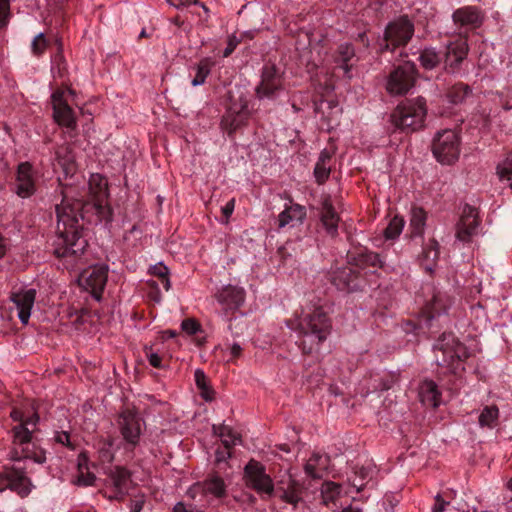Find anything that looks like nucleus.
<instances>
[{"label":"nucleus","instance_id":"nucleus-1","mask_svg":"<svg viewBox=\"0 0 512 512\" xmlns=\"http://www.w3.org/2000/svg\"><path fill=\"white\" fill-rule=\"evenodd\" d=\"M56 236L53 240V253L74 265L84 253L87 240L82 236L84 222H95L91 208L86 202L69 198L64 195L60 204L56 205Z\"/></svg>","mask_w":512,"mask_h":512},{"label":"nucleus","instance_id":"nucleus-2","mask_svg":"<svg viewBox=\"0 0 512 512\" xmlns=\"http://www.w3.org/2000/svg\"><path fill=\"white\" fill-rule=\"evenodd\" d=\"M288 326L298 331L300 347L307 354L318 351L332 329L331 320L321 306L303 309L300 316L288 322Z\"/></svg>","mask_w":512,"mask_h":512},{"label":"nucleus","instance_id":"nucleus-3","mask_svg":"<svg viewBox=\"0 0 512 512\" xmlns=\"http://www.w3.org/2000/svg\"><path fill=\"white\" fill-rule=\"evenodd\" d=\"M427 114L426 101L422 97L406 99L393 110L391 123L404 132H414L424 126Z\"/></svg>","mask_w":512,"mask_h":512},{"label":"nucleus","instance_id":"nucleus-4","mask_svg":"<svg viewBox=\"0 0 512 512\" xmlns=\"http://www.w3.org/2000/svg\"><path fill=\"white\" fill-rule=\"evenodd\" d=\"M468 357L466 347L451 334H443L435 345L437 365L447 368L451 373L463 369L462 364Z\"/></svg>","mask_w":512,"mask_h":512},{"label":"nucleus","instance_id":"nucleus-5","mask_svg":"<svg viewBox=\"0 0 512 512\" xmlns=\"http://www.w3.org/2000/svg\"><path fill=\"white\" fill-rule=\"evenodd\" d=\"M14 421H19L20 424L13 428V459L31 457L30 446H33L31 439L32 433L39 421V416L35 413L31 417L24 418L21 410L14 408L10 413Z\"/></svg>","mask_w":512,"mask_h":512},{"label":"nucleus","instance_id":"nucleus-6","mask_svg":"<svg viewBox=\"0 0 512 512\" xmlns=\"http://www.w3.org/2000/svg\"><path fill=\"white\" fill-rule=\"evenodd\" d=\"M226 495L227 486L217 474H211L204 481L195 483L186 493L187 498L195 501L196 509H204L213 500H221Z\"/></svg>","mask_w":512,"mask_h":512},{"label":"nucleus","instance_id":"nucleus-7","mask_svg":"<svg viewBox=\"0 0 512 512\" xmlns=\"http://www.w3.org/2000/svg\"><path fill=\"white\" fill-rule=\"evenodd\" d=\"M89 200L86 207L91 208L95 216V222L111 221L112 211L107 203L108 184L107 180L100 174H92L89 182Z\"/></svg>","mask_w":512,"mask_h":512},{"label":"nucleus","instance_id":"nucleus-8","mask_svg":"<svg viewBox=\"0 0 512 512\" xmlns=\"http://www.w3.org/2000/svg\"><path fill=\"white\" fill-rule=\"evenodd\" d=\"M413 35V22L407 16H400L387 24L380 50L384 52L405 46Z\"/></svg>","mask_w":512,"mask_h":512},{"label":"nucleus","instance_id":"nucleus-9","mask_svg":"<svg viewBox=\"0 0 512 512\" xmlns=\"http://www.w3.org/2000/svg\"><path fill=\"white\" fill-rule=\"evenodd\" d=\"M432 152L442 164L454 163L460 155V138L452 129H445L436 134L433 140Z\"/></svg>","mask_w":512,"mask_h":512},{"label":"nucleus","instance_id":"nucleus-10","mask_svg":"<svg viewBox=\"0 0 512 512\" xmlns=\"http://www.w3.org/2000/svg\"><path fill=\"white\" fill-rule=\"evenodd\" d=\"M132 486L131 472L115 466L107 473L104 496L110 501H123Z\"/></svg>","mask_w":512,"mask_h":512},{"label":"nucleus","instance_id":"nucleus-11","mask_svg":"<svg viewBox=\"0 0 512 512\" xmlns=\"http://www.w3.org/2000/svg\"><path fill=\"white\" fill-rule=\"evenodd\" d=\"M283 89V72L275 64H265L261 71V81L255 88L257 98L273 99Z\"/></svg>","mask_w":512,"mask_h":512},{"label":"nucleus","instance_id":"nucleus-12","mask_svg":"<svg viewBox=\"0 0 512 512\" xmlns=\"http://www.w3.org/2000/svg\"><path fill=\"white\" fill-rule=\"evenodd\" d=\"M416 66L405 62L396 67L389 75L386 89L392 95H404L414 86L416 81Z\"/></svg>","mask_w":512,"mask_h":512},{"label":"nucleus","instance_id":"nucleus-13","mask_svg":"<svg viewBox=\"0 0 512 512\" xmlns=\"http://www.w3.org/2000/svg\"><path fill=\"white\" fill-rule=\"evenodd\" d=\"M108 278V267L106 265H95L85 269L80 277L79 283L89 291L96 300L101 299L102 292Z\"/></svg>","mask_w":512,"mask_h":512},{"label":"nucleus","instance_id":"nucleus-14","mask_svg":"<svg viewBox=\"0 0 512 512\" xmlns=\"http://www.w3.org/2000/svg\"><path fill=\"white\" fill-rule=\"evenodd\" d=\"M11 456H13V451L11 452ZM36 462H42L41 457H34L31 452V457L28 459H32ZM13 460V457H11ZM27 458H20L16 460L17 464L12 465L11 467L5 468V477L8 481V486L16 491L21 496H26L30 492V480L26 476V467L21 465V460H26ZM15 461V459H14Z\"/></svg>","mask_w":512,"mask_h":512},{"label":"nucleus","instance_id":"nucleus-15","mask_svg":"<svg viewBox=\"0 0 512 512\" xmlns=\"http://www.w3.org/2000/svg\"><path fill=\"white\" fill-rule=\"evenodd\" d=\"M117 424L120 433L130 448H135L140 440L141 419L133 410L126 409L118 417Z\"/></svg>","mask_w":512,"mask_h":512},{"label":"nucleus","instance_id":"nucleus-16","mask_svg":"<svg viewBox=\"0 0 512 512\" xmlns=\"http://www.w3.org/2000/svg\"><path fill=\"white\" fill-rule=\"evenodd\" d=\"M249 117L248 102L241 98L239 102H234L228 107L222 117L221 127L228 135H232L238 128L246 125Z\"/></svg>","mask_w":512,"mask_h":512},{"label":"nucleus","instance_id":"nucleus-17","mask_svg":"<svg viewBox=\"0 0 512 512\" xmlns=\"http://www.w3.org/2000/svg\"><path fill=\"white\" fill-rule=\"evenodd\" d=\"M246 483L257 492L271 494L273 483L265 467L256 460H250L244 469Z\"/></svg>","mask_w":512,"mask_h":512},{"label":"nucleus","instance_id":"nucleus-18","mask_svg":"<svg viewBox=\"0 0 512 512\" xmlns=\"http://www.w3.org/2000/svg\"><path fill=\"white\" fill-rule=\"evenodd\" d=\"M480 223L477 209L466 204L456 225V238L461 242H470L472 237L477 234Z\"/></svg>","mask_w":512,"mask_h":512},{"label":"nucleus","instance_id":"nucleus-19","mask_svg":"<svg viewBox=\"0 0 512 512\" xmlns=\"http://www.w3.org/2000/svg\"><path fill=\"white\" fill-rule=\"evenodd\" d=\"M426 290L429 294H431V298L423 307L422 315L426 318L427 321H431L437 316L447 312L451 306L452 299L446 292L438 290L431 285H428Z\"/></svg>","mask_w":512,"mask_h":512},{"label":"nucleus","instance_id":"nucleus-20","mask_svg":"<svg viewBox=\"0 0 512 512\" xmlns=\"http://www.w3.org/2000/svg\"><path fill=\"white\" fill-rule=\"evenodd\" d=\"M64 96L65 92L61 90H57L52 94L53 117L60 126L75 129L77 126L76 117Z\"/></svg>","mask_w":512,"mask_h":512},{"label":"nucleus","instance_id":"nucleus-21","mask_svg":"<svg viewBox=\"0 0 512 512\" xmlns=\"http://www.w3.org/2000/svg\"><path fill=\"white\" fill-rule=\"evenodd\" d=\"M484 18L483 11L477 6H464L456 9L452 14L455 25L469 29L479 28Z\"/></svg>","mask_w":512,"mask_h":512},{"label":"nucleus","instance_id":"nucleus-22","mask_svg":"<svg viewBox=\"0 0 512 512\" xmlns=\"http://www.w3.org/2000/svg\"><path fill=\"white\" fill-rule=\"evenodd\" d=\"M36 191L35 176L32 166L28 162L19 164L15 192L21 198H28Z\"/></svg>","mask_w":512,"mask_h":512},{"label":"nucleus","instance_id":"nucleus-23","mask_svg":"<svg viewBox=\"0 0 512 512\" xmlns=\"http://www.w3.org/2000/svg\"><path fill=\"white\" fill-rule=\"evenodd\" d=\"M245 296V290L242 287L227 285L216 294V299L222 308L228 312L238 310L244 304Z\"/></svg>","mask_w":512,"mask_h":512},{"label":"nucleus","instance_id":"nucleus-24","mask_svg":"<svg viewBox=\"0 0 512 512\" xmlns=\"http://www.w3.org/2000/svg\"><path fill=\"white\" fill-rule=\"evenodd\" d=\"M36 298V290L24 289L18 292L12 293L11 300L15 304L17 309L18 318L22 324H27L31 315Z\"/></svg>","mask_w":512,"mask_h":512},{"label":"nucleus","instance_id":"nucleus-25","mask_svg":"<svg viewBox=\"0 0 512 512\" xmlns=\"http://www.w3.org/2000/svg\"><path fill=\"white\" fill-rule=\"evenodd\" d=\"M468 43L467 39L459 37L454 41H451L446 46L445 52V65L452 72H454L460 65V63L466 58L468 54Z\"/></svg>","mask_w":512,"mask_h":512},{"label":"nucleus","instance_id":"nucleus-26","mask_svg":"<svg viewBox=\"0 0 512 512\" xmlns=\"http://www.w3.org/2000/svg\"><path fill=\"white\" fill-rule=\"evenodd\" d=\"M332 283L338 290L356 291L360 288L359 273L350 266H345L333 272Z\"/></svg>","mask_w":512,"mask_h":512},{"label":"nucleus","instance_id":"nucleus-27","mask_svg":"<svg viewBox=\"0 0 512 512\" xmlns=\"http://www.w3.org/2000/svg\"><path fill=\"white\" fill-rule=\"evenodd\" d=\"M348 262L351 265L365 269L369 267H383V262L380 255L365 248L357 249L353 252L348 253Z\"/></svg>","mask_w":512,"mask_h":512},{"label":"nucleus","instance_id":"nucleus-28","mask_svg":"<svg viewBox=\"0 0 512 512\" xmlns=\"http://www.w3.org/2000/svg\"><path fill=\"white\" fill-rule=\"evenodd\" d=\"M305 218L306 208L300 204L292 203L279 214L278 227L283 228L287 225L294 227L302 224Z\"/></svg>","mask_w":512,"mask_h":512},{"label":"nucleus","instance_id":"nucleus-29","mask_svg":"<svg viewBox=\"0 0 512 512\" xmlns=\"http://www.w3.org/2000/svg\"><path fill=\"white\" fill-rule=\"evenodd\" d=\"M321 222L329 234H331V235L336 234L338 222H339V216L336 213V211L332 205L331 198L329 196H326L322 200Z\"/></svg>","mask_w":512,"mask_h":512},{"label":"nucleus","instance_id":"nucleus-30","mask_svg":"<svg viewBox=\"0 0 512 512\" xmlns=\"http://www.w3.org/2000/svg\"><path fill=\"white\" fill-rule=\"evenodd\" d=\"M277 489L282 492L281 498L289 504L295 506L301 500L302 486L291 476L282 480Z\"/></svg>","mask_w":512,"mask_h":512},{"label":"nucleus","instance_id":"nucleus-31","mask_svg":"<svg viewBox=\"0 0 512 512\" xmlns=\"http://www.w3.org/2000/svg\"><path fill=\"white\" fill-rule=\"evenodd\" d=\"M421 402L431 407H437L440 402V392L436 383L432 380H425L419 387Z\"/></svg>","mask_w":512,"mask_h":512},{"label":"nucleus","instance_id":"nucleus-32","mask_svg":"<svg viewBox=\"0 0 512 512\" xmlns=\"http://www.w3.org/2000/svg\"><path fill=\"white\" fill-rule=\"evenodd\" d=\"M329 463V456L314 452L304 466L305 473L312 478H321L319 470H325Z\"/></svg>","mask_w":512,"mask_h":512},{"label":"nucleus","instance_id":"nucleus-33","mask_svg":"<svg viewBox=\"0 0 512 512\" xmlns=\"http://www.w3.org/2000/svg\"><path fill=\"white\" fill-rule=\"evenodd\" d=\"M427 215L421 207H413L410 216V229L412 236H422L426 224Z\"/></svg>","mask_w":512,"mask_h":512},{"label":"nucleus","instance_id":"nucleus-34","mask_svg":"<svg viewBox=\"0 0 512 512\" xmlns=\"http://www.w3.org/2000/svg\"><path fill=\"white\" fill-rule=\"evenodd\" d=\"M354 56L355 50L351 44L344 43L339 45L335 56V61L344 70L345 74L350 71L352 65L349 64V62L354 58Z\"/></svg>","mask_w":512,"mask_h":512},{"label":"nucleus","instance_id":"nucleus-35","mask_svg":"<svg viewBox=\"0 0 512 512\" xmlns=\"http://www.w3.org/2000/svg\"><path fill=\"white\" fill-rule=\"evenodd\" d=\"M214 433L221 438L223 446L226 448H232L238 442H240V435L233 431V429L226 425L219 427L213 426Z\"/></svg>","mask_w":512,"mask_h":512},{"label":"nucleus","instance_id":"nucleus-36","mask_svg":"<svg viewBox=\"0 0 512 512\" xmlns=\"http://www.w3.org/2000/svg\"><path fill=\"white\" fill-rule=\"evenodd\" d=\"M374 469L372 465L367 466H355L354 475L355 477L351 480V484L356 488L357 492H360L365 486L364 481H368L373 477Z\"/></svg>","mask_w":512,"mask_h":512},{"label":"nucleus","instance_id":"nucleus-37","mask_svg":"<svg viewBox=\"0 0 512 512\" xmlns=\"http://www.w3.org/2000/svg\"><path fill=\"white\" fill-rule=\"evenodd\" d=\"M213 64V61L209 58H203L200 60V62L194 67L196 74L192 79L191 84L193 86L204 84L207 76L211 72Z\"/></svg>","mask_w":512,"mask_h":512},{"label":"nucleus","instance_id":"nucleus-38","mask_svg":"<svg viewBox=\"0 0 512 512\" xmlns=\"http://www.w3.org/2000/svg\"><path fill=\"white\" fill-rule=\"evenodd\" d=\"M470 93L471 89L467 84L457 83L449 89L447 98L452 104H460Z\"/></svg>","mask_w":512,"mask_h":512},{"label":"nucleus","instance_id":"nucleus-39","mask_svg":"<svg viewBox=\"0 0 512 512\" xmlns=\"http://www.w3.org/2000/svg\"><path fill=\"white\" fill-rule=\"evenodd\" d=\"M419 61L423 68L431 70L441 61V56L433 48L424 49L419 56Z\"/></svg>","mask_w":512,"mask_h":512},{"label":"nucleus","instance_id":"nucleus-40","mask_svg":"<svg viewBox=\"0 0 512 512\" xmlns=\"http://www.w3.org/2000/svg\"><path fill=\"white\" fill-rule=\"evenodd\" d=\"M499 416L497 406H486L479 415V424L482 427H493Z\"/></svg>","mask_w":512,"mask_h":512},{"label":"nucleus","instance_id":"nucleus-41","mask_svg":"<svg viewBox=\"0 0 512 512\" xmlns=\"http://www.w3.org/2000/svg\"><path fill=\"white\" fill-rule=\"evenodd\" d=\"M404 219L399 216H395L391 219L388 226L384 230V236L386 239H395L400 235L404 227Z\"/></svg>","mask_w":512,"mask_h":512},{"label":"nucleus","instance_id":"nucleus-42","mask_svg":"<svg viewBox=\"0 0 512 512\" xmlns=\"http://www.w3.org/2000/svg\"><path fill=\"white\" fill-rule=\"evenodd\" d=\"M82 460L86 461V457L84 454H81L79 456V463H78L79 475L77 477L76 484L81 485V486H92L96 480V476L90 472H86V473L83 472Z\"/></svg>","mask_w":512,"mask_h":512},{"label":"nucleus","instance_id":"nucleus-43","mask_svg":"<svg viewBox=\"0 0 512 512\" xmlns=\"http://www.w3.org/2000/svg\"><path fill=\"white\" fill-rule=\"evenodd\" d=\"M49 46V40L46 38L44 33L37 34L31 43V50L33 55L41 56L46 48Z\"/></svg>","mask_w":512,"mask_h":512},{"label":"nucleus","instance_id":"nucleus-44","mask_svg":"<svg viewBox=\"0 0 512 512\" xmlns=\"http://www.w3.org/2000/svg\"><path fill=\"white\" fill-rule=\"evenodd\" d=\"M152 272L154 275L158 276L160 284L163 286V288L168 291L171 287L170 280L168 278L169 270L168 268L163 264L155 265L152 268Z\"/></svg>","mask_w":512,"mask_h":512},{"label":"nucleus","instance_id":"nucleus-45","mask_svg":"<svg viewBox=\"0 0 512 512\" xmlns=\"http://www.w3.org/2000/svg\"><path fill=\"white\" fill-rule=\"evenodd\" d=\"M330 172V164L316 162L314 176L318 184H323L329 178Z\"/></svg>","mask_w":512,"mask_h":512},{"label":"nucleus","instance_id":"nucleus-46","mask_svg":"<svg viewBox=\"0 0 512 512\" xmlns=\"http://www.w3.org/2000/svg\"><path fill=\"white\" fill-rule=\"evenodd\" d=\"M195 382L197 387L202 391V396L206 400H212V398L208 395L209 389L207 385V377L205 373L200 369L195 371Z\"/></svg>","mask_w":512,"mask_h":512},{"label":"nucleus","instance_id":"nucleus-47","mask_svg":"<svg viewBox=\"0 0 512 512\" xmlns=\"http://www.w3.org/2000/svg\"><path fill=\"white\" fill-rule=\"evenodd\" d=\"M497 173L501 179H510L512 174V153L502 164L498 165Z\"/></svg>","mask_w":512,"mask_h":512},{"label":"nucleus","instance_id":"nucleus-48","mask_svg":"<svg viewBox=\"0 0 512 512\" xmlns=\"http://www.w3.org/2000/svg\"><path fill=\"white\" fill-rule=\"evenodd\" d=\"M181 328L188 335H194L200 331L201 326L195 319L188 318L182 321Z\"/></svg>","mask_w":512,"mask_h":512},{"label":"nucleus","instance_id":"nucleus-49","mask_svg":"<svg viewBox=\"0 0 512 512\" xmlns=\"http://www.w3.org/2000/svg\"><path fill=\"white\" fill-rule=\"evenodd\" d=\"M144 352L151 366H153L154 368L162 367L161 356L158 353L154 352L151 347L145 346Z\"/></svg>","mask_w":512,"mask_h":512},{"label":"nucleus","instance_id":"nucleus-50","mask_svg":"<svg viewBox=\"0 0 512 512\" xmlns=\"http://www.w3.org/2000/svg\"><path fill=\"white\" fill-rule=\"evenodd\" d=\"M9 0H0V29L8 24Z\"/></svg>","mask_w":512,"mask_h":512},{"label":"nucleus","instance_id":"nucleus-51","mask_svg":"<svg viewBox=\"0 0 512 512\" xmlns=\"http://www.w3.org/2000/svg\"><path fill=\"white\" fill-rule=\"evenodd\" d=\"M231 448H218L215 452V463L217 465H221L222 463H226L227 460L231 457Z\"/></svg>","mask_w":512,"mask_h":512},{"label":"nucleus","instance_id":"nucleus-52","mask_svg":"<svg viewBox=\"0 0 512 512\" xmlns=\"http://www.w3.org/2000/svg\"><path fill=\"white\" fill-rule=\"evenodd\" d=\"M239 43H240V40L235 35L229 36L227 46H226L225 50L223 51V57L230 56L233 53V51L236 49V47L238 46Z\"/></svg>","mask_w":512,"mask_h":512},{"label":"nucleus","instance_id":"nucleus-53","mask_svg":"<svg viewBox=\"0 0 512 512\" xmlns=\"http://www.w3.org/2000/svg\"><path fill=\"white\" fill-rule=\"evenodd\" d=\"M202 511H203V509L195 508V501H192V503H188V504L179 502L174 507V512H202Z\"/></svg>","mask_w":512,"mask_h":512},{"label":"nucleus","instance_id":"nucleus-54","mask_svg":"<svg viewBox=\"0 0 512 512\" xmlns=\"http://www.w3.org/2000/svg\"><path fill=\"white\" fill-rule=\"evenodd\" d=\"M323 488L324 493H331L330 498H333L335 495H338L340 493V485L334 482L325 483Z\"/></svg>","mask_w":512,"mask_h":512},{"label":"nucleus","instance_id":"nucleus-55","mask_svg":"<svg viewBox=\"0 0 512 512\" xmlns=\"http://www.w3.org/2000/svg\"><path fill=\"white\" fill-rule=\"evenodd\" d=\"M449 502H446L441 498L440 495H437L435 498V504L432 508V512H443L445 510V506L448 505Z\"/></svg>","mask_w":512,"mask_h":512},{"label":"nucleus","instance_id":"nucleus-56","mask_svg":"<svg viewBox=\"0 0 512 512\" xmlns=\"http://www.w3.org/2000/svg\"><path fill=\"white\" fill-rule=\"evenodd\" d=\"M235 207V200L231 199L228 201L224 207H222V213L225 216L226 220L229 219V217L232 215Z\"/></svg>","mask_w":512,"mask_h":512},{"label":"nucleus","instance_id":"nucleus-57","mask_svg":"<svg viewBox=\"0 0 512 512\" xmlns=\"http://www.w3.org/2000/svg\"><path fill=\"white\" fill-rule=\"evenodd\" d=\"M438 243L435 240H431L430 248L428 250H424L425 256L429 258L431 254H433V258H437L439 251H438Z\"/></svg>","mask_w":512,"mask_h":512},{"label":"nucleus","instance_id":"nucleus-58","mask_svg":"<svg viewBox=\"0 0 512 512\" xmlns=\"http://www.w3.org/2000/svg\"><path fill=\"white\" fill-rule=\"evenodd\" d=\"M55 440L58 442V443H61L63 445H66L68 447H71V444H70V436L67 432H60V433H57L56 437H55Z\"/></svg>","mask_w":512,"mask_h":512},{"label":"nucleus","instance_id":"nucleus-59","mask_svg":"<svg viewBox=\"0 0 512 512\" xmlns=\"http://www.w3.org/2000/svg\"><path fill=\"white\" fill-rule=\"evenodd\" d=\"M331 158L332 154L327 149H324L321 151L317 162L330 164Z\"/></svg>","mask_w":512,"mask_h":512},{"label":"nucleus","instance_id":"nucleus-60","mask_svg":"<svg viewBox=\"0 0 512 512\" xmlns=\"http://www.w3.org/2000/svg\"><path fill=\"white\" fill-rule=\"evenodd\" d=\"M144 500L142 498H138L132 501L131 512H141L143 509Z\"/></svg>","mask_w":512,"mask_h":512},{"label":"nucleus","instance_id":"nucleus-61","mask_svg":"<svg viewBox=\"0 0 512 512\" xmlns=\"http://www.w3.org/2000/svg\"><path fill=\"white\" fill-rule=\"evenodd\" d=\"M241 353H242V347L237 344V343H234L231 347H230V354L233 358H238L241 356Z\"/></svg>","mask_w":512,"mask_h":512},{"label":"nucleus","instance_id":"nucleus-62","mask_svg":"<svg viewBox=\"0 0 512 512\" xmlns=\"http://www.w3.org/2000/svg\"><path fill=\"white\" fill-rule=\"evenodd\" d=\"M6 253V242L5 239L0 235V258Z\"/></svg>","mask_w":512,"mask_h":512},{"label":"nucleus","instance_id":"nucleus-63","mask_svg":"<svg viewBox=\"0 0 512 512\" xmlns=\"http://www.w3.org/2000/svg\"><path fill=\"white\" fill-rule=\"evenodd\" d=\"M8 319L4 316L3 311L0 310V331L6 327Z\"/></svg>","mask_w":512,"mask_h":512},{"label":"nucleus","instance_id":"nucleus-64","mask_svg":"<svg viewBox=\"0 0 512 512\" xmlns=\"http://www.w3.org/2000/svg\"><path fill=\"white\" fill-rule=\"evenodd\" d=\"M341 512H360V510L354 509L352 507H348V508L343 509Z\"/></svg>","mask_w":512,"mask_h":512}]
</instances>
